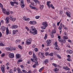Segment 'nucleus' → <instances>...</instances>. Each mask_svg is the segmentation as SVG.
I'll use <instances>...</instances> for the list:
<instances>
[{
  "label": "nucleus",
  "instance_id": "nucleus-1",
  "mask_svg": "<svg viewBox=\"0 0 73 73\" xmlns=\"http://www.w3.org/2000/svg\"><path fill=\"white\" fill-rule=\"evenodd\" d=\"M31 29L30 30V32L32 34L34 35H37V31L35 27L34 26H31Z\"/></svg>",
  "mask_w": 73,
  "mask_h": 73
},
{
  "label": "nucleus",
  "instance_id": "nucleus-2",
  "mask_svg": "<svg viewBox=\"0 0 73 73\" xmlns=\"http://www.w3.org/2000/svg\"><path fill=\"white\" fill-rule=\"evenodd\" d=\"M33 59L32 58L31 59V60L32 62H35V61H37V56H36V55H35V54L34 53L33 54Z\"/></svg>",
  "mask_w": 73,
  "mask_h": 73
},
{
  "label": "nucleus",
  "instance_id": "nucleus-3",
  "mask_svg": "<svg viewBox=\"0 0 73 73\" xmlns=\"http://www.w3.org/2000/svg\"><path fill=\"white\" fill-rule=\"evenodd\" d=\"M50 3H51L50 1H48L47 2V5L48 6V8H50L51 7L52 9H54V7H53V5H50Z\"/></svg>",
  "mask_w": 73,
  "mask_h": 73
},
{
  "label": "nucleus",
  "instance_id": "nucleus-4",
  "mask_svg": "<svg viewBox=\"0 0 73 73\" xmlns=\"http://www.w3.org/2000/svg\"><path fill=\"white\" fill-rule=\"evenodd\" d=\"M57 44V42H56L55 43V47H54V49L55 50H60V48L58 46V45Z\"/></svg>",
  "mask_w": 73,
  "mask_h": 73
},
{
  "label": "nucleus",
  "instance_id": "nucleus-5",
  "mask_svg": "<svg viewBox=\"0 0 73 73\" xmlns=\"http://www.w3.org/2000/svg\"><path fill=\"white\" fill-rule=\"evenodd\" d=\"M52 42V40H47L46 41V43L47 44V46H50V43Z\"/></svg>",
  "mask_w": 73,
  "mask_h": 73
},
{
  "label": "nucleus",
  "instance_id": "nucleus-6",
  "mask_svg": "<svg viewBox=\"0 0 73 73\" xmlns=\"http://www.w3.org/2000/svg\"><path fill=\"white\" fill-rule=\"evenodd\" d=\"M38 56L40 58H42V57H45V56L44 55V53L39 52L38 54Z\"/></svg>",
  "mask_w": 73,
  "mask_h": 73
},
{
  "label": "nucleus",
  "instance_id": "nucleus-7",
  "mask_svg": "<svg viewBox=\"0 0 73 73\" xmlns=\"http://www.w3.org/2000/svg\"><path fill=\"white\" fill-rule=\"evenodd\" d=\"M21 8H24L25 7V4L24 3V1L23 0H21Z\"/></svg>",
  "mask_w": 73,
  "mask_h": 73
},
{
  "label": "nucleus",
  "instance_id": "nucleus-8",
  "mask_svg": "<svg viewBox=\"0 0 73 73\" xmlns=\"http://www.w3.org/2000/svg\"><path fill=\"white\" fill-rule=\"evenodd\" d=\"M9 57H10V58H14V54H13V53H11L9 54Z\"/></svg>",
  "mask_w": 73,
  "mask_h": 73
},
{
  "label": "nucleus",
  "instance_id": "nucleus-9",
  "mask_svg": "<svg viewBox=\"0 0 73 73\" xmlns=\"http://www.w3.org/2000/svg\"><path fill=\"white\" fill-rule=\"evenodd\" d=\"M35 64H34L33 66V67L34 68H35L36 67V65L37 66L38 65V62L37 61H35Z\"/></svg>",
  "mask_w": 73,
  "mask_h": 73
},
{
  "label": "nucleus",
  "instance_id": "nucleus-10",
  "mask_svg": "<svg viewBox=\"0 0 73 73\" xmlns=\"http://www.w3.org/2000/svg\"><path fill=\"white\" fill-rule=\"evenodd\" d=\"M31 44V42L30 41L29 39H27L26 40V44L27 45H30Z\"/></svg>",
  "mask_w": 73,
  "mask_h": 73
},
{
  "label": "nucleus",
  "instance_id": "nucleus-11",
  "mask_svg": "<svg viewBox=\"0 0 73 73\" xmlns=\"http://www.w3.org/2000/svg\"><path fill=\"white\" fill-rule=\"evenodd\" d=\"M42 24V25H43V26H44L46 27H47V26H48V23H47V22H43Z\"/></svg>",
  "mask_w": 73,
  "mask_h": 73
},
{
  "label": "nucleus",
  "instance_id": "nucleus-12",
  "mask_svg": "<svg viewBox=\"0 0 73 73\" xmlns=\"http://www.w3.org/2000/svg\"><path fill=\"white\" fill-rule=\"evenodd\" d=\"M4 14L6 15H9V11H3Z\"/></svg>",
  "mask_w": 73,
  "mask_h": 73
},
{
  "label": "nucleus",
  "instance_id": "nucleus-13",
  "mask_svg": "<svg viewBox=\"0 0 73 73\" xmlns=\"http://www.w3.org/2000/svg\"><path fill=\"white\" fill-rule=\"evenodd\" d=\"M67 53L70 54H72L73 53V51H72V50H68L67 51Z\"/></svg>",
  "mask_w": 73,
  "mask_h": 73
},
{
  "label": "nucleus",
  "instance_id": "nucleus-14",
  "mask_svg": "<svg viewBox=\"0 0 73 73\" xmlns=\"http://www.w3.org/2000/svg\"><path fill=\"white\" fill-rule=\"evenodd\" d=\"M62 26H60L59 27V29L60 31V34H61V32H62Z\"/></svg>",
  "mask_w": 73,
  "mask_h": 73
},
{
  "label": "nucleus",
  "instance_id": "nucleus-15",
  "mask_svg": "<svg viewBox=\"0 0 73 73\" xmlns=\"http://www.w3.org/2000/svg\"><path fill=\"white\" fill-rule=\"evenodd\" d=\"M20 55L19 54H16V59H19V58H20Z\"/></svg>",
  "mask_w": 73,
  "mask_h": 73
},
{
  "label": "nucleus",
  "instance_id": "nucleus-16",
  "mask_svg": "<svg viewBox=\"0 0 73 73\" xmlns=\"http://www.w3.org/2000/svg\"><path fill=\"white\" fill-rule=\"evenodd\" d=\"M12 29H15V28H18V26L17 25H14L12 26Z\"/></svg>",
  "mask_w": 73,
  "mask_h": 73
},
{
  "label": "nucleus",
  "instance_id": "nucleus-17",
  "mask_svg": "<svg viewBox=\"0 0 73 73\" xmlns=\"http://www.w3.org/2000/svg\"><path fill=\"white\" fill-rule=\"evenodd\" d=\"M9 33V30L8 29V28H6V34L7 35H8V34Z\"/></svg>",
  "mask_w": 73,
  "mask_h": 73
},
{
  "label": "nucleus",
  "instance_id": "nucleus-18",
  "mask_svg": "<svg viewBox=\"0 0 73 73\" xmlns=\"http://www.w3.org/2000/svg\"><path fill=\"white\" fill-rule=\"evenodd\" d=\"M1 29L3 31H4L6 29V28L5 27H3V26L1 27Z\"/></svg>",
  "mask_w": 73,
  "mask_h": 73
},
{
  "label": "nucleus",
  "instance_id": "nucleus-19",
  "mask_svg": "<svg viewBox=\"0 0 73 73\" xmlns=\"http://www.w3.org/2000/svg\"><path fill=\"white\" fill-rule=\"evenodd\" d=\"M1 69L2 72H3V73H4V72H5L4 68L3 67V66H1Z\"/></svg>",
  "mask_w": 73,
  "mask_h": 73
},
{
  "label": "nucleus",
  "instance_id": "nucleus-20",
  "mask_svg": "<svg viewBox=\"0 0 73 73\" xmlns=\"http://www.w3.org/2000/svg\"><path fill=\"white\" fill-rule=\"evenodd\" d=\"M21 41V40L20 39H17L15 41V42L16 43V44H17L18 42L19 43Z\"/></svg>",
  "mask_w": 73,
  "mask_h": 73
},
{
  "label": "nucleus",
  "instance_id": "nucleus-21",
  "mask_svg": "<svg viewBox=\"0 0 73 73\" xmlns=\"http://www.w3.org/2000/svg\"><path fill=\"white\" fill-rule=\"evenodd\" d=\"M44 8V5H40V10H42V9H43Z\"/></svg>",
  "mask_w": 73,
  "mask_h": 73
},
{
  "label": "nucleus",
  "instance_id": "nucleus-22",
  "mask_svg": "<svg viewBox=\"0 0 73 73\" xmlns=\"http://www.w3.org/2000/svg\"><path fill=\"white\" fill-rule=\"evenodd\" d=\"M10 3L12 6H14L15 2H10Z\"/></svg>",
  "mask_w": 73,
  "mask_h": 73
},
{
  "label": "nucleus",
  "instance_id": "nucleus-23",
  "mask_svg": "<svg viewBox=\"0 0 73 73\" xmlns=\"http://www.w3.org/2000/svg\"><path fill=\"white\" fill-rule=\"evenodd\" d=\"M18 32V31L17 30H13V34H16L17 32Z\"/></svg>",
  "mask_w": 73,
  "mask_h": 73
},
{
  "label": "nucleus",
  "instance_id": "nucleus-24",
  "mask_svg": "<svg viewBox=\"0 0 73 73\" xmlns=\"http://www.w3.org/2000/svg\"><path fill=\"white\" fill-rule=\"evenodd\" d=\"M5 20L7 21L6 22V23H9V21H8V20H9V18L8 17L6 18Z\"/></svg>",
  "mask_w": 73,
  "mask_h": 73
},
{
  "label": "nucleus",
  "instance_id": "nucleus-25",
  "mask_svg": "<svg viewBox=\"0 0 73 73\" xmlns=\"http://www.w3.org/2000/svg\"><path fill=\"white\" fill-rule=\"evenodd\" d=\"M48 63V60L46 59L44 61V63L45 64H46Z\"/></svg>",
  "mask_w": 73,
  "mask_h": 73
},
{
  "label": "nucleus",
  "instance_id": "nucleus-26",
  "mask_svg": "<svg viewBox=\"0 0 73 73\" xmlns=\"http://www.w3.org/2000/svg\"><path fill=\"white\" fill-rule=\"evenodd\" d=\"M46 27V26H41V29H45Z\"/></svg>",
  "mask_w": 73,
  "mask_h": 73
},
{
  "label": "nucleus",
  "instance_id": "nucleus-27",
  "mask_svg": "<svg viewBox=\"0 0 73 73\" xmlns=\"http://www.w3.org/2000/svg\"><path fill=\"white\" fill-rule=\"evenodd\" d=\"M66 14L68 17H70V14L68 13V12H67L66 13Z\"/></svg>",
  "mask_w": 73,
  "mask_h": 73
},
{
  "label": "nucleus",
  "instance_id": "nucleus-28",
  "mask_svg": "<svg viewBox=\"0 0 73 73\" xmlns=\"http://www.w3.org/2000/svg\"><path fill=\"white\" fill-rule=\"evenodd\" d=\"M59 70L57 68H55L54 69V72H58Z\"/></svg>",
  "mask_w": 73,
  "mask_h": 73
},
{
  "label": "nucleus",
  "instance_id": "nucleus-29",
  "mask_svg": "<svg viewBox=\"0 0 73 73\" xmlns=\"http://www.w3.org/2000/svg\"><path fill=\"white\" fill-rule=\"evenodd\" d=\"M48 56H53V52L51 53L48 54Z\"/></svg>",
  "mask_w": 73,
  "mask_h": 73
},
{
  "label": "nucleus",
  "instance_id": "nucleus-30",
  "mask_svg": "<svg viewBox=\"0 0 73 73\" xmlns=\"http://www.w3.org/2000/svg\"><path fill=\"white\" fill-rule=\"evenodd\" d=\"M63 38L64 40H67V39H68V38L67 36H64Z\"/></svg>",
  "mask_w": 73,
  "mask_h": 73
},
{
  "label": "nucleus",
  "instance_id": "nucleus-31",
  "mask_svg": "<svg viewBox=\"0 0 73 73\" xmlns=\"http://www.w3.org/2000/svg\"><path fill=\"white\" fill-rule=\"evenodd\" d=\"M44 68V67H42V68H41L39 70V71L40 72H41V71H42V70Z\"/></svg>",
  "mask_w": 73,
  "mask_h": 73
},
{
  "label": "nucleus",
  "instance_id": "nucleus-32",
  "mask_svg": "<svg viewBox=\"0 0 73 73\" xmlns=\"http://www.w3.org/2000/svg\"><path fill=\"white\" fill-rule=\"evenodd\" d=\"M52 65H53V66H55V67H57V64H55V63H53L52 64Z\"/></svg>",
  "mask_w": 73,
  "mask_h": 73
},
{
  "label": "nucleus",
  "instance_id": "nucleus-33",
  "mask_svg": "<svg viewBox=\"0 0 73 73\" xmlns=\"http://www.w3.org/2000/svg\"><path fill=\"white\" fill-rule=\"evenodd\" d=\"M37 24V22L35 21H33V25H35Z\"/></svg>",
  "mask_w": 73,
  "mask_h": 73
},
{
  "label": "nucleus",
  "instance_id": "nucleus-34",
  "mask_svg": "<svg viewBox=\"0 0 73 73\" xmlns=\"http://www.w3.org/2000/svg\"><path fill=\"white\" fill-rule=\"evenodd\" d=\"M16 20V18H13L11 20V21H15V20Z\"/></svg>",
  "mask_w": 73,
  "mask_h": 73
},
{
  "label": "nucleus",
  "instance_id": "nucleus-35",
  "mask_svg": "<svg viewBox=\"0 0 73 73\" xmlns=\"http://www.w3.org/2000/svg\"><path fill=\"white\" fill-rule=\"evenodd\" d=\"M46 38H47V34H45V37H44V40H46Z\"/></svg>",
  "mask_w": 73,
  "mask_h": 73
},
{
  "label": "nucleus",
  "instance_id": "nucleus-36",
  "mask_svg": "<svg viewBox=\"0 0 73 73\" xmlns=\"http://www.w3.org/2000/svg\"><path fill=\"white\" fill-rule=\"evenodd\" d=\"M55 33H56V31H55V30H53L52 32V35Z\"/></svg>",
  "mask_w": 73,
  "mask_h": 73
},
{
  "label": "nucleus",
  "instance_id": "nucleus-37",
  "mask_svg": "<svg viewBox=\"0 0 73 73\" xmlns=\"http://www.w3.org/2000/svg\"><path fill=\"white\" fill-rule=\"evenodd\" d=\"M0 8H3V5H2V4H1V3H0Z\"/></svg>",
  "mask_w": 73,
  "mask_h": 73
},
{
  "label": "nucleus",
  "instance_id": "nucleus-38",
  "mask_svg": "<svg viewBox=\"0 0 73 73\" xmlns=\"http://www.w3.org/2000/svg\"><path fill=\"white\" fill-rule=\"evenodd\" d=\"M9 72L10 73H13V71L12 69H11Z\"/></svg>",
  "mask_w": 73,
  "mask_h": 73
},
{
  "label": "nucleus",
  "instance_id": "nucleus-39",
  "mask_svg": "<svg viewBox=\"0 0 73 73\" xmlns=\"http://www.w3.org/2000/svg\"><path fill=\"white\" fill-rule=\"evenodd\" d=\"M16 70H17V68L15 67L14 68V72H16Z\"/></svg>",
  "mask_w": 73,
  "mask_h": 73
},
{
  "label": "nucleus",
  "instance_id": "nucleus-40",
  "mask_svg": "<svg viewBox=\"0 0 73 73\" xmlns=\"http://www.w3.org/2000/svg\"><path fill=\"white\" fill-rule=\"evenodd\" d=\"M22 72L23 73H27V72L25 70H23Z\"/></svg>",
  "mask_w": 73,
  "mask_h": 73
},
{
  "label": "nucleus",
  "instance_id": "nucleus-41",
  "mask_svg": "<svg viewBox=\"0 0 73 73\" xmlns=\"http://www.w3.org/2000/svg\"><path fill=\"white\" fill-rule=\"evenodd\" d=\"M25 28L26 29H27V31H29V28H28V27H25Z\"/></svg>",
  "mask_w": 73,
  "mask_h": 73
},
{
  "label": "nucleus",
  "instance_id": "nucleus-42",
  "mask_svg": "<svg viewBox=\"0 0 73 73\" xmlns=\"http://www.w3.org/2000/svg\"><path fill=\"white\" fill-rule=\"evenodd\" d=\"M22 61H23V60L22 59L19 60L18 61V62H22Z\"/></svg>",
  "mask_w": 73,
  "mask_h": 73
},
{
  "label": "nucleus",
  "instance_id": "nucleus-43",
  "mask_svg": "<svg viewBox=\"0 0 73 73\" xmlns=\"http://www.w3.org/2000/svg\"><path fill=\"white\" fill-rule=\"evenodd\" d=\"M13 18V16H9V19L10 20H12V19Z\"/></svg>",
  "mask_w": 73,
  "mask_h": 73
},
{
  "label": "nucleus",
  "instance_id": "nucleus-44",
  "mask_svg": "<svg viewBox=\"0 0 73 73\" xmlns=\"http://www.w3.org/2000/svg\"><path fill=\"white\" fill-rule=\"evenodd\" d=\"M4 46V44L2 43H0V46Z\"/></svg>",
  "mask_w": 73,
  "mask_h": 73
},
{
  "label": "nucleus",
  "instance_id": "nucleus-45",
  "mask_svg": "<svg viewBox=\"0 0 73 73\" xmlns=\"http://www.w3.org/2000/svg\"><path fill=\"white\" fill-rule=\"evenodd\" d=\"M63 69H65L66 70H67V68H68V67L66 66V67H64L63 68Z\"/></svg>",
  "mask_w": 73,
  "mask_h": 73
},
{
  "label": "nucleus",
  "instance_id": "nucleus-46",
  "mask_svg": "<svg viewBox=\"0 0 73 73\" xmlns=\"http://www.w3.org/2000/svg\"><path fill=\"white\" fill-rule=\"evenodd\" d=\"M5 49L6 50H9V47H6Z\"/></svg>",
  "mask_w": 73,
  "mask_h": 73
},
{
  "label": "nucleus",
  "instance_id": "nucleus-47",
  "mask_svg": "<svg viewBox=\"0 0 73 73\" xmlns=\"http://www.w3.org/2000/svg\"><path fill=\"white\" fill-rule=\"evenodd\" d=\"M18 47H19V48L20 49H22V46H21L20 45H19Z\"/></svg>",
  "mask_w": 73,
  "mask_h": 73
},
{
  "label": "nucleus",
  "instance_id": "nucleus-48",
  "mask_svg": "<svg viewBox=\"0 0 73 73\" xmlns=\"http://www.w3.org/2000/svg\"><path fill=\"white\" fill-rule=\"evenodd\" d=\"M2 12L3 13V11L5 12V11H6V9H5L3 8H2Z\"/></svg>",
  "mask_w": 73,
  "mask_h": 73
},
{
  "label": "nucleus",
  "instance_id": "nucleus-49",
  "mask_svg": "<svg viewBox=\"0 0 73 73\" xmlns=\"http://www.w3.org/2000/svg\"><path fill=\"white\" fill-rule=\"evenodd\" d=\"M40 16H36L35 17V18L36 19H38L40 18Z\"/></svg>",
  "mask_w": 73,
  "mask_h": 73
},
{
  "label": "nucleus",
  "instance_id": "nucleus-50",
  "mask_svg": "<svg viewBox=\"0 0 73 73\" xmlns=\"http://www.w3.org/2000/svg\"><path fill=\"white\" fill-rule=\"evenodd\" d=\"M20 67H21V68H22V69H24V66L23 65H21Z\"/></svg>",
  "mask_w": 73,
  "mask_h": 73
},
{
  "label": "nucleus",
  "instance_id": "nucleus-51",
  "mask_svg": "<svg viewBox=\"0 0 73 73\" xmlns=\"http://www.w3.org/2000/svg\"><path fill=\"white\" fill-rule=\"evenodd\" d=\"M34 50L35 52H37V51H38V48H35L34 49Z\"/></svg>",
  "mask_w": 73,
  "mask_h": 73
},
{
  "label": "nucleus",
  "instance_id": "nucleus-52",
  "mask_svg": "<svg viewBox=\"0 0 73 73\" xmlns=\"http://www.w3.org/2000/svg\"><path fill=\"white\" fill-rule=\"evenodd\" d=\"M62 13H63V12H62V11L60 10V15H62Z\"/></svg>",
  "mask_w": 73,
  "mask_h": 73
},
{
  "label": "nucleus",
  "instance_id": "nucleus-53",
  "mask_svg": "<svg viewBox=\"0 0 73 73\" xmlns=\"http://www.w3.org/2000/svg\"><path fill=\"white\" fill-rule=\"evenodd\" d=\"M58 41H59L60 42H62V39L61 38L59 39L58 40Z\"/></svg>",
  "mask_w": 73,
  "mask_h": 73
},
{
  "label": "nucleus",
  "instance_id": "nucleus-54",
  "mask_svg": "<svg viewBox=\"0 0 73 73\" xmlns=\"http://www.w3.org/2000/svg\"><path fill=\"white\" fill-rule=\"evenodd\" d=\"M23 20H26V17L25 16H24L23 18Z\"/></svg>",
  "mask_w": 73,
  "mask_h": 73
},
{
  "label": "nucleus",
  "instance_id": "nucleus-55",
  "mask_svg": "<svg viewBox=\"0 0 73 73\" xmlns=\"http://www.w3.org/2000/svg\"><path fill=\"white\" fill-rule=\"evenodd\" d=\"M57 57H58V58H60V59L61 58V56H60V55H57Z\"/></svg>",
  "mask_w": 73,
  "mask_h": 73
},
{
  "label": "nucleus",
  "instance_id": "nucleus-56",
  "mask_svg": "<svg viewBox=\"0 0 73 73\" xmlns=\"http://www.w3.org/2000/svg\"><path fill=\"white\" fill-rule=\"evenodd\" d=\"M48 54H49V53H48V52H46L45 53V55L46 56H47Z\"/></svg>",
  "mask_w": 73,
  "mask_h": 73
},
{
  "label": "nucleus",
  "instance_id": "nucleus-57",
  "mask_svg": "<svg viewBox=\"0 0 73 73\" xmlns=\"http://www.w3.org/2000/svg\"><path fill=\"white\" fill-rule=\"evenodd\" d=\"M53 26L54 28H56V25H55V24H53Z\"/></svg>",
  "mask_w": 73,
  "mask_h": 73
},
{
  "label": "nucleus",
  "instance_id": "nucleus-58",
  "mask_svg": "<svg viewBox=\"0 0 73 73\" xmlns=\"http://www.w3.org/2000/svg\"><path fill=\"white\" fill-rule=\"evenodd\" d=\"M62 42H63L64 43H65V40L64 39H63L62 40Z\"/></svg>",
  "mask_w": 73,
  "mask_h": 73
},
{
  "label": "nucleus",
  "instance_id": "nucleus-59",
  "mask_svg": "<svg viewBox=\"0 0 73 73\" xmlns=\"http://www.w3.org/2000/svg\"><path fill=\"white\" fill-rule=\"evenodd\" d=\"M9 50H10V51H12V47L9 48Z\"/></svg>",
  "mask_w": 73,
  "mask_h": 73
},
{
  "label": "nucleus",
  "instance_id": "nucleus-60",
  "mask_svg": "<svg viewBox=\"0 0 73 73\" xmlns=\"http://www.w3.org/2000/svg\"><path fill=\"white\" fill-rule=\"evenodd\" d=\"M33 7L31 6V5H29V7L30 8H31V9H33Z\"/></svg>",
  "mask_w": 73,
  "mask_h": 73
},
{
  "label": "nucleus",
  "instance_id": "nucleus-61",
  "mask_svg": "<svg viewBox=\"0 0 73 73\" xmlns=\"http://www.w3.org/2000/svg\"><path fill=\"white\" fill-rule=\"evenodd\" d=\"M31 5H33V6H35V3H31Z\"/></svg>",
  "mask_w": 73,
  "mask_h": 73
},
{
  "label": "nucleus",
  "instance_id": "nucleus-62",
  "mask_svg": "<svg viewBox=\"0 0 73 73\" xmlns=\"http://www.w3.org/2000/svg\"><path fill=\"white\" fill-rule=\"evenodd\" d=\"M29 24H31L33 25V21H30L29 22Z\"/></svg>",
  "mask_w": 73,
  "mask_h": 73
},
{
  "label": "nucleus",
  "instance_id": "nucleus-63",
  "mask_svg": "<svg viewBox=\"0 0 73 73\" xmlns=\"http://www.w3.org/2000/svg\"><path fill=\"white\" fill-rule=\"evenodd\" d=\"M30 20V19H29V18H28L27 19H26V20H25V21H29V20Z\"/></svg>",
  "mask_w": 73,
  "mask_h": 73
},
{
  "label": "nucleus",
  "instance_id": "nucleus-64",
  "mask_svg": "<svg viewBox=\"0 0 73 73\" xmlns=\"http://www.w3.org/2000/svg\"><path fill=\"white\" fill-rule=\"evenodd\" d=\"M5 54H2L1 55V57H3L5 56Z\"/></svg>",
  "mask_w": 73,
  "mask_h": 73
}]
</instances>
